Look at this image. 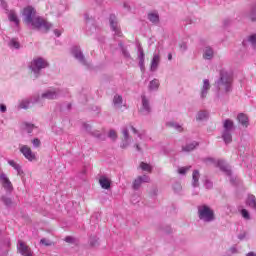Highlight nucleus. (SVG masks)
Masks as SVG:
<instances>
[{
  "mask_svg": "<svg viewBox=\"0 0 256 256\" xmlns=\"http://www.w3.org/2000/svg\"><path fill=\"white\" fill-rule=\"evenodd\" d=\"M233 83V76L225 71L222 70L220 72V80L218 81V89L223 93H229L231 91V84Z\"/></svg>",
  "mask_w": 256,
  "mask_h": 256,
  "instance_id": "nucleus-1",
  "label": "nucleus"
},
{
  "mask_svg": "<svg viewBox=\"0 0 256 256\" xmlns=\"http://www.w3.org/2000/svg\"><path fill=\"white\" fill-rule=\"evenodd\" d=\"M29 25H32L33 29H37L38 31H44V33H47L49 29L53 27V25L49 22H47L45 19L41 17H35Z\"/></svg>",
  "mask_w": 256,
  "mask_h": 256,
  "instance_id": "nucleus-2",
  "label": "nucleus"
},
{
  "mask_svg": "<svg viewBox=\"0 0 256 256\" xmlns=\"http://www.w3.org/2000/svg\"><path fill=\"white\" fill-rule=\"evenodd\" d=\"M198 215L202 221H206L207 223L215 219V212L207 205L198 207Z\"/></svg>",
  "mask_w": 256,
  "mask_h": 256,
  "instance_id": "nucleus-3",
  "label": "nucleus"
},
{
  "mask_svg": "<svg viewBox=\"0 0 256 256\" xmlns=\"http://www.w3.org/2000/svg\"><path fill=\"white\" fill-rule=\"evenodd\" d=\"M47 67H49V62L41 57L35 58L31 62V69L34 73H39L41 69H47Z\"/></svg>",
  "mask_w": 256,
  "mask_h": 256,
  "instance_id": "nucleus-4",
  "label": "nucleus"
},
{
  "mask_svg": "<svg viewBox=\"0 0 256 256\" xmlns=\"http://www.w3.org/2000/svg\"><path fill=\"white\" fill-rule=\"evenodd\" d=\"M20 153H22V155H24L25 159H27L28 161H37V154H35L31 147L27 145L20 146Z\"/></svg>",
  "mask_w": 256,
  "mask_h": 256,
  "instance_id": "nucleus-5",
  "label": "nucleus"
},
{
  "mask_svg": "<svg viewBox=\"0 0 256 256\" xmlns=\"http://www.w3.org/2000/svg\"><path fill=\"white\" fill-rule=\"evenodd\" d=\"M37 14V11H35V8L28 6L23 9L22 15L24 17V23L29 25L35 18V15Z\"/></svg>",
  "mask_w": 256,
  "mask_h": 256,
  "instance_id": "nucleus-6",
  "label": "nucleus"
},
{
  "mask_svg": "<svg viewBox=\"0 0 256 256\" xmlns=\"http://www.w3.org/2000/svg\"><path fill=\"white\" fill-rule=\"evenodd\" d=\"M0 183L6 189V191H13V184L11 183V180H9V177L5 173L0 174Z\"/></svg>",
  "mask_w": 256,
  "mask_h": 256,
  "instance_id": "nucleus-7",
  "label": "nucleus"
},
{
  "mask_svg": "<svg viewBox=\"0 0 256 256\" xmlns=\"http://www.w3.org/2000/svg\"><path fill=\"white\" fill-rule=\"evenodd\" d=\"M151 178L147 175L138 176L133 182V189H139L143 183H149Z\"/></svg>",
  "mask_w": 256,
  "mask_h": 256,
  "instance_id": "nucleus-8",
  "label": "nucleus"
},
{
  "mask_svg": "<svg viewBox=\"0 0 256 256\" xmlns=\"http://www.w3.org/2000/svg\"><path fill=\"white\" fill-rule=\"evenodd\" d=\"M18 251L21 253L23 256H33V253H31V248L27 246L23 241L18 242Z\"/></svg>",
  "mask_w": 256,
  "mask_h": 256,
  "instance_id": "nucleus-9",
  "label": "nucleus"
},
{
  "mask_svg": "<svg viewBox=\"0 0 256 256\" xmlns=\"http://www.w3.org/2000/svg\"><path fill=\"white\" fill-rule=\"evenodd\" d=\"M110 25L113 31H115V35L118 37H123V32H121V29L117 27V22H115V16L110 17Z\"/></svg>",
  "mask_w": 256,
  "mask_h": 256,
  "instance_id": "nucleus-10",
  "label": "nucleus"
},
{
  "mask_svg": "<svg viewBox=\"0 0 256 256\" xmlns=\"http://www.w3.org/2000/svg\"><path fill=\"white\" fill-rule=\"evenodd\" d=\"M72 53L75 59H78V61H81V63H85V56H83V53H81V49H79V47H74L72 49Z\"/></svg>",
  "mask_w": 256,
  "mask_h": 256,
  "instance_id": "nucleus-11",
  "label": "nucleus"
},
{
  "mask_svg": "<svg viewBox=\"0 0 256 256\" xmlns=\"http://www.w3.org/2000/svg\"><path fill=\"white\" fill-rule=\"evenodd\" d=\"M99 184L101 185L102 189H111V180L106 176H101L99 179Z\"/></svg>",
  "mask_w": 256,
  "mask_h": 256,
  "instance_id": "nucleus-12",
  "label": "nucleus"
},
{
  "mask_svg": "<svg viewBox=\"0 0 256 256\" xmlns=\"http://www.w3.org/2000/svg\"><path fill=\"white\" fill-rule=\"evenodd\" d=\"M161 61V58L159 57V55H154L153 59L151 61V71H157V67H159V63Z\"/></svg>",
  "mask_w": 256,
  "mask_h": 256,
  "instance_id": "nucleus-13",
  "label": "nucleus"
},
{
  "mask_svg": "<svg viewBox=\"0 0 256 256\" xmlns=\"http://www.w3.org/2000/svg\"><path fill=\"white\" fill-rule=\"evenodd\" d=\"M113 105H114V107L121 109V107L123 105V96L116 94L113 98Z\"/></svg>",
  "mask_w": 256,
  "mask_h": 256,
  "instance_id": "nucleus-14",
  "label": "nucleus"
},
{
  "mask_svg": "<svg viewBox=\"0 0 256 256\" xmlns=\"http://www.w3.org/2000/svg\"><path fill=\"white\" fill-rule=\"evenodd\" d=\"M237 119L239 123H241V125H243L244 127L249 126V117H247L244 113L238 114Z\"/></svg>",
  "mask_w": 256,
  "mask_h": 256,
  "instance_id": "nucleus-15",
  "label": "nucleus"
},
{
  "mask_svg": "<svg viewBox=\"0 0 256 256\" xmlns=\"http://www.w3.org/2000/svg\"><path fill=\"white\" fill-rule=\"evenodd\" d=\"M211 89V85L209 84V80L205 79L203 80V86L201 90L202 97H207V91Z\"/></svg>",
  "mask_w": 256,
  "mask_h": 256,
  "instance_id": "nucleus-16",
  "label": "nucleus"
},
{
  "mask_svg": "<svg viewBox=\"0 0 256 256\" xmlns=\"http://www.w3.org/2000/svg\"><path fill=\"white\" fill-rule=\"evenodd\" d=\"M145 111L146 113H151V107H149V100L143 95L142 96V110Z\"/></svg>",
  "mask_w": 256,
  "mask_h": 256,
  "instance_id": "nucleus-17",
  "label": "nucleus"
},
{
  "mask_svg": "<svg viewBox=\"0 0 256 256\" xmlns=\"http://www.w3.org/2000/svg\"><path fill=\"white\" fill-rule=\"evenodd\" d=\"M199 177H201V175L199 174V170H194L193 174H192V185L193 187H199Z\"/></svg>",
  "mask_w": 256,
  "mask_h": 256,
  "instance_id": "nucleus-18",
  "label": "nucleus"
},
{
  "mask_svg": "<svg viewBox=\"0 0 256 256\" xmlns=\"http://www.w3.org/2000/svg\"><path fill=\"white\" fill-rule=\"evenodd\" d=\"M42 99H57V92L55 90H49L46 93L42 94Z\"/></svg>",
  "mask_w": 256,
  "mask_h": 256,
  "instance_id": "nucleus-19",
  "label": "nucleus"
},
{
  "mask_svg": "<svg viewBox=\"0 0 256 256\" xmlns=\"http://www.w3.org/2000/svg\"><path fill=\"white\" fill-rule=\"evenodd\" d=\"M8 164L13 167V169H15V171H17L18 175H21V173H23V170H21V165H19L17 162H15V160H9Z\"/></svg>",
  "mask_w": 256,
  "mask_h": 256,
  "instance_id": "nucleus-20",
  "label": "nucleus"
},
{
  "mask_svg": "<svg viewBox=\"0 0 256 256\" xmlns=\"http://www.w3.org/2000/svg\"><path fill=\"white\" fill-rule=\"evenodd\" d=\"M213 55V49H211V47H206L203 54L204 59H213Z\"/></svg>",
  "mask_w": 256,
  "mask_h": 256,
  "instance_id": "nucleus-21",
  "label": "nucleus"
},
{
  "mask_svg": "<svg viewBox=\"0 0 256 256\" xmlns=\"http://www.w3.org/2000/svg\"><path fill=\"white\" fill-rule=\"evenodd\" d=\"M247 205H249V207H252V209L256 210V198H255V195H249L248 196Z\"/></svg>",
  "mask_w": 256,
  "mask_h": 256,
  "instance_id": "nucleus-22",
  "label": "nucleus"
},
{
  "mask_svg": "<svg viewBox=\"0 0 256 256\" xmlns=\"http://www.w3.org/2000/svg\"><path fill=\"white\" fill-rule=\"evenodd\" d=\"M222 139L225 143H231V141H233V137L231 136V133L229 131L223 132Z\"/></svg>",
  "mask_w": 256,
  "mask_h": 256,
  "instance_id": "nucleus-23",
  "label": "nucleus"
},
{
  "mask_svg": "<svg viewBox=\"0 0 256 256\" xmlns=\"http://www.w3.org/2000/svg\"><path fill=\"white\" fill-rule=\"evenodd\" d=\"M150 91H157L159 89V80L154 79L149 84Z\"/></svg>",
  "mask_w": 256,
  "mask_h": 256,
  "instance_id": "nucleus-24",
  "label": "nucleus"
},
{
  "mask_svg": "<svg viewBox=\"0 0 256 256\" xmlns=\"http://www.w3.org/2000/svg\"><path fill=\"white\" fill-rule=\"evenodd\" d=\"M148 19L152 23H159V14H157V13H150V14H148Z\"/></svg>",
  "mask_w": 256,
  "mask_h": 256,
  "instance_id": "nucleus-25",
  "label": "nucleus"
},
{
  "mask_svg": "<svg viewBox=\"0 0 256 256\" xmlns=\"http://www.w3.org/2000/svg\"><path fill=\"white\" fill-rule=\"evenodd\" d=\"M224 129L225 131H231L233 129V121L230 119H227L224 121Z\"/></svg>",
  "mask_w": 256,
  "mask_h": 256,
  "instance_id": "nucleus-26",
  "label": "nucleus"
},
{
  "mask_svg": "<svg viewBox=\"0 0 256 256\" xmlns=\"http://www.w3.org/2000/svg\"><path fill=\"white\" fill-rule=\"evenodd\" d=\"M140 169H142V171H147L148 173H151V171H152L151 165H149L145 162L140 163Z\"/></svg>",
  "mask_w": 256,
  "mask_h": 256,
  "instance_id": "nucleus-27",
  "label": "nucleus"
},
{
  "mask_svg": "<svg viewBox=\"0 0 256 256\" xmlns=\"http://www.w3.org/2000/svg\"><path fill=\"white\" fill-rule=\"evenodd\" d=\"M9 20L13 21L16 25H19V18L17 17V14L11 12L9 14Z\"/></svg>",
  "mask_w": 256,
  "mask_h": 256,
  "instance_id": "nucleus-28",
  "label": "nucleus"
},
{
  "mask_svg": "<svg viewBox=\"0 0 256 256\" xmlns=\"http://www.w3.org/2000/svg\"><path fill=\"white\" fill-rule=\"evenodd\" d=\"M207 111H200L198 112V115H197V120L198 121H203V119H207Z\"/></svg>",
  "mask_w": 256,
  "mask_h": 256,
  "instance_id": "nucleus-29",
  "label": "nucleus"
},
{
  "mask_svg": "<svg viewBox=\"0 0 256 256\" xmlns=\"http://www.w3.org/2000/svg\"><path fill=\"white\" fill-rule=\"evenodd\" d=\"M41 245H44L45 247H51L53 245V242L51 240H48L47 238H42L40 240Z\"/></svg>",
  "mask_w": 256,
  "mask_h": 256,
  "instance_id": "nucleus-30",
  "label": "nucleus"
},
{
  "mask_svg": "<svg viewBox=\"0 0 256 256\" xmlns=\"http://www.w3.org/2000/svg\"><path fill=\"white\" fill-rule=\"evenodd\" d=\"M197 147V143H192L183 148V151H193Z\"/></svg>",
  "mask_w": 256,
  "mask_h": 256,
  "instance_id": "nucleus-31",
  "label": "nucleus"
},
{
  "mask_svg": "<svg viewBox=\"0 0 256 256\" xmlns=\"http://www.w3.org/2000/svg\"><path fill=\"white\" fill-rule=\"evenodd\" d=\"M241 215L244 219H247V220L251 219V216L249 215V211H247V209H242Z\"/></svg>",
  "mask_w": 256,
  "mask_h": 256,
  "instance_id": "nucleus-32",
  "label": "nucleus"
},
{
  "mask_svg": "<svg viewBox=\"0 0 256 256\" xmlns=\"http://www.w3.org/2000/svg\"><path fill=\"white\" fill-rule=\"evenodd\" d=\"M30 101L29 100H25L20 104V108L21 109H29V105H30Z\"/></svg>",
  "mask_w": 256,
  "mask_h": 256,
  "instance_id": "nucleus-33",
  "label": "nucleus"
},
{
  "mask_svg": "<svg viewBox=\"0 0 256 256\" xmlns=\"http://www.w3.org/2000/svg\"><path fill=\"white\" fill-rule=\"evenodd\" d=\"M122 135H123L124 141L129 140V130H127V128L122 131Z\"/></svg>",
  "mask_w": 256,
  "mask_h": 256,
  "instance_id": "nucleus-34",
  "label": "nucleus"
},
{
  "mask_svg": "<svg viewBox=\"0 0 256 256\" xmlns=\"http://www.w3.org/2000/svg\"><path fill=\"white\" fill-rule=\"evenodd\" d=\"M189 169H191V167L179 168L178 173H180V175H185V173H187V171H189Z\"/></svg>",
  "mask_w": 256,
  "mask_h": 256,
  "instance_id": "nucleus-35",
  "label": "nucleus"
},
{
  "mask_svg": "<svg viewBox=\"0 0 256 256\" xmlns=\"http://www.w3.org/2000/svg\"><path fill=\"white\" fill-rule=\"evenodd\" d=\"M109 137L115 141V139H117V132L115 130H110Z\"/></svg>",
  "mask_w": 256,
  "mask_h": 256,
  "instance_id": "nucleus-36",
  "label": "nucleus"
},
{
  "mask_svg": "<svg viewBox=\"0 0 256 256\" xmlns=\"http://www.w3.org/2000/svg\"><path fill=\"white\" fill-rule=\"evenodd\" d=\"M10 47H14V49H19V42H17V40H11Z\"/></svg>",
  "mask_w": 256,
  "mask_h": 256,
  "instance_id": "nucleus-37",
  "label": "nucleus"
},
{
  "mask_svg": "<svg viewBox=\"0 0 256 256\" xmlns=\"http://www.w3.org/2000/svg\"><path fill=\"white\" fill-rule=\"evenodd\" d=\"M32 143L34 147H41V140H39L38 138L33 139Z\"/></svg>",
  "mask_w": 256,
  "mask_h": 256,
  "instance_id": "nucleus-38",
  "label": "nucleus"
},
{
  "mask_svg": "<svg viewBox=\"0 0 256 256\" xmlns=\"http://www.w3.org/2000/svg\"><path fill=\"white\" fill-rule=\"evenodd\" d=\"M66 243H75V238L71 237V236H67L65 238Z\"/></svg>",
  "mask_w": 256,
  "mask_h": 256,
  "instance_id": "nucleus-39",
  "label": "nucleus"
},
{
  "mask_svg": "<svg viewBox=\"0 0 256 256\" xmlns=\"http://www.w3.org/2000/svg\"><path fill=\"white\" fill-rule=\"evenodd\" d=\"M249 41L252 43V45H256V34L250 36Z\"/></svg>",
  "mask_w": 256,
  "mask_h": 256,
  "instance_id": "nucleus-40",
  "label": "nucleus"
},
{
  "mask_svg": "<svg viewBox=\"0 0 256 256\" xmlns=\"http://www.w3.org/2000/svg\"><path fill=\"white\" fill-rule=\"evenodd\" d=\"M34 127H35L34 125L28 124L27 125L28 133H31V131H33Z\"/></svg>",
  "mask_w": 256,
  "mask_h": 256,
  "instance_id": "nucleus-41",
  "label": "nucleus"
},
{
  "mask_svg": "<svg viewBox=\"0 0 256 256\" xmlns=\"http://www.w3.org/2000/svg\"><path fill=\"white\" fill-rule=\"evenodd\" d=\"M140 59L142 61H145V52H143V51L140 52Z\"/></svg>",
  "mask_w": 256,
  "mask_h": 256,
  "instance_id": "nucleus-42",
  "label": "nucleus"
},
{
  "mask_svg": "<svg viewBox=\"0 0 256 256\" xmlns=\"http://www.w3.org/2000/svg\"><path fill=\"white\" fill-rule=\"evenodd\" d=\"M0 111H2V113H5V111H7V107L5 105H1Z\"/></svg>",
  "mask_w": 256,
  "mask_h": 256,
  "instance_id": "nucleus-43",
  "label": "nucleus"
},
{
  "mask_svg": "<svg viewBox=\"0 0 256 256\" xmlns=\"http://www.w3.org/2000/svg\"><path fill=\"white\" fill-rule=\"evenodd\" d=\"M139 65H140L141 69H143L145 67V61L140 59Z\"/></svg>",
  "mask_w": 256,
  "mask_h": 256,
  "instance_id": "nucleus-44",
  "label": "nucleus"
},
{
  "mask_svg": "<svg viewBox=\"0 0 256 256\" xmlns=\"http://www.w3.org/2000/svg\"><path fill=\"white\" fill-rule=\"evenodd\" d=\"M56 37H61V32L59 30H54Z\"/></svg>",
  "mask_w": 256,
  "mask_h": 256,
  "instance_id": "nucleus-45",
  "label": "nucleus"
},
{
  "mask_svg": "<svg viewBox=\"0 0 256 256\" xmlns=\"http://www.w3.org/2000/svg\"><path fill=\"white\" fill-rule=\"evenodd\" d=\"M176 129H177V131H179V132L183 131V127H181V126H176Z\"/></svg>",
  "mask_w": 256,
  "mask_h": 256,
  "instance_id": "nucleus-46",
  "label": "nucleus"
},
{
  "mask_svg": "<svg viewBox=\"0 0 256 256\" xmlns=\"http://www.w3.org/2000/svg\"><path fill=\"white\" fill-rule=\"evenodd\" d=\"M135 147H136L137 151H141V147L139 146V144H136Z\"/></svg>",
  "mask_w": 256,
  "mask_h": 256,
  "instance_id": "nucleus-47",
  "label": "nucleus"
},
{
  "mask_svg": "<svg viewBox=\"0 0 256 256\" xmlns=\"http://www.w3.org/2000/svg\"><path fill=\"white\" fill-rule=\"evenodd\" d=\"M168 59H169V61H171L173 59V55L172 54H168Z\"/></svg>",
  "mask_w": 256,
  "mask_h": 256,
  "instance_id": "nucleus-48",
  "label": "nucleus"
},
{
  "mask_svg": "<svg viewBox=\"0 0 256 256\" xmlns=\"http://www.w3.org/2000/svg\"><path fill=\"white\" fill-rule=\"evenodd\" d=\"M247 256H256V254L254 252H250L247 254Z\"/></svg>",
  "mask_w": 256,
  "mask_h": 256,
  "instance_id": "nucleus-49",
  "label": "nucleus"
},
{
  "mask_svg": "<svg viewBox=\"0 0 256 256\" xmlns=\"http://www.w3.org/2000/svg\"><path fill=\"white\" fill-rule=\"evenodd\" d=\"M131 129H132L133 133H137V129H135V127L132 126Z\"/></svg>",
  "mask_w": 256,
  "mask_h": 256,
  "instance_id": "nucleus-50",
  "label": "nucleus"
},
{
  "mask_svg": "<svg viewBox=\"0 0 256 256\" xmlns=\"http://www.w3.org/2000/svg\"><path fill=\"white\" fill-rule=\"evenodd\" d=\"M90 245H91L92 247H95V242L90 241Z\"/></svg>",
  "mask_w": 256,
  "mask_h": 256,
  "instance_id": "nucleus-51",
  "label": "nucleus"
},
{
  "mask_svg": "<svg viewBox=\"0 0 256 256\" xmlns=\"http://www.w3.org/2000/svg\"><path fill=\"white\" fill-rule=\"evenodd\" d=\"M124 55L125 57H129V53H127V51H124Z\"/></svg>",
  "mask_w": 256,
  "mask_h": 256,
  "instance_id": "nucleus-52",
  "label": "nucleus"
},
{
  "mask_svg": "<svg viewBox=\"0 0 256 256\" xmlns=\"http://www.w3.org/2000/svg\"><path fill=\"white\" fill-rule=\"evenodd\" d=\"M4 201H5L7 204L11 203V200H9V199H5Z\"/></svg>",
  "mask_w": 256,
  "mask_h": 256,
  "instance_id": "nucleus-53",
  "label": "nucleus"
},
{
  "mask_svg": "<svg viewBox=\"0 0 256 256\" xmlns=\"http://www.w3.org/2000/svg\"><path fill=\"white\" fill-rule=\"evenodd\" d=\"M127 145H128V144H123L122 147L125 148V147H127Z\"/></svg>",
  "mask_w": 256,
  "mask_h": 256,
  "instance_id": "nucleus-54",
  "label": "nucleus"
}]
</instances>
